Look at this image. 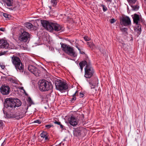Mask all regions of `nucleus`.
<instances>
[{
  "label": "nucleus",
  "mask_w": 146,
  "mask_h": 146,
  "mask_svg": "<svg viewBox=\"0 0 146 146\" xmlns=\"http://www.w3.org/2000/svg\"><path fill=\"white\" fill-rule=\"evenodd\" d=\"M21 105V102L19 99L7 98L5 100L4 102V109L8 112L16 107H19Z\"/></svg>",
  "instance_id": "obj_1"
},
{
  "label": "nucleus",
  "mask_w": 146,
  "mask_h": 146,
  "mask_svg": "<svg viewBox=\"0 0 146 146\" xmlns=\"http://www.w3.org/2000/svg\"><path fill=\"white\" fill-rule=\"evenodd\" d=\"M11 58V61L18 71L23 72L24 71V66L23 65L19 57L13 55Z\"/></svg>",
  "instance_id": "obj_2"
},
{
  "label": "nucleus",
  "mask_w": 146,
  "mask_h": 146,
  "mask_svg": "<svg viewBox=\"0 0 146 146\" xmlns=\"http://www.w3.org/2000/svg\"><path fill=\"white\" fill-rule=\"evenodd\" d=\"M39 88L41 91H48L52 88V85L45 80H40L39 82Z\"/></svg>",
  "instance_id": "obj_3"
},
{
  "label": "nucleus",
  "mask_w": 146,
  "mask_h": 146,
  "mask_svg": "<svg viewBox=\"0 0 146 146\" xmlns=\"http://www.w3.org/2000/svg\"><path fill=\"white\" fill-rule=\"evenodd\" d=\"M62 50L68 55L74 57L77 56V54L76 53L73 48L70 46L65 44L60 43Z\"/></svg>",
  "instance_id": "obj_4"
},
{
  "label": "nucleus",
  "mask_w": 146,
  "mask_h": 146,
  "mask_svg": "<svg viewBox=\"0 0 146 146\" xmlns=\"http://www.w3.org/2000/svg\"><path fill=\"white\" fill-rule=\"evenodd\" d=\"M131 16L133 19V23L137 25L136 29L138 31V33L140 34L141 32V26L139 24V22L142 20V19L141 15L135 13L132 15Z\"/></svg>",
  "instance_id": "obj_5"
},
{
  "label": "nucleus",
  "mask_w": 146,
  "mask_h": 146,
  "mask_svg": "<svg viewBox=\"0 0 146 146\" xmlns=\"http://www.w3.org/2000/svg\"><path fill=\"white\" fill-rule=\"evenodd\" d=\"M56 89L61 92H63L68 88L67 84L60 80H57L55 82Z\"/></svg>",
  "instance_id": "obj_6"
},
{
  "label": "nucleus",
  "mask_w": 146,
  "mask_h": 146,
  "mask_svg": "<svg viewBox=\"0 0 146 146\" xmlns=\"http://www.w3.org/2000/svg\"><path fill=\"white\" fill-rule=\"evenodd\" d=\"M94 72V70L90 64H87L85 68L84 76L86 78H90L93 75Z\"/></svg>",
  "instance_id": "obj_7"
},
{
  "label": "nucleus",
  "mask_w": 146,
  "mask_h": 146,
  "mask_svg": "<svg viewBox=\"0 0 146 146\" xmlns=\"http://www.w3.org/2000/svg\"><path fill=\"white\" fill-rule=\"evenodd\" d=\"M41 23L43 27L50 32L53 31L54 22H50L47 21L41 20Z\"/></svg>",
  "instance_id": "obj_8"
},
{
  "label": "nucleus",
  "mask_w": 146,
  "mask_h": 146,
  "mask_svg": "<svg viewBox=\"0 0 146 146\" xmlns=\"http://www.w3.org/2000/svg\"><path fill=\"white\" fill-rule=\"evenodd\" d=\"M30 35L29 33L24 31L19 36V40L21 41L24 42H27L28 40H29Z\"/></svg>",
  "instance_id": "obj_9"
},
{
  "label": "nucleus",
  "mask_w": 146,
  "mask_h": 146,
  "mask_svg": "<svg viewBox=\"0 0 146 146\" xmlns=\"http://www.w3.org/2000/svg\"><path fill=\"white\" fill-rule=\"evenodd\" d=\"M119 22L121 25L125 26L130 25L131 24L130 19L127 16L123 17L120 19Z\"/></svg>",
  "instance_id": "obj_10"
},
{
  "label": "nucleus",
  "mask_w": 146,
  "mask_h": 146,
  "mask_svg": "<svg viewBox=\"0 0 146 146\" xmlns=\"http://www.w3.org/2000/svg\"><path fill=\"white\" fill-rule=\"evenodd\" d=\"M28 70L35 76H39L40 71L36 67L31 65L28 66Z\"/></svg>",
  "instance_id": "obj_11"
},
{
  "label": "nucleus",
  "mask_w": 146,
  "mask_h": 146,
  "mask_svg": "<svg viewBox=\"0 0 146 146\" xmlns=\"http://www.w3.org/2000/svg\"><path fill=\"white\" fill-rule=\"evenodd\" d=\"M10 88L7 86L2 85L0 88L1 93L3 95H7L9 94Z\"/></svg>",
  "instance_id": "obj_12"
},
{
  "label": "nucleus",
  "mask_w": 146,
  "mask_h": 146,
  "mask_svg": "<svg viewBox=\"0 0 146 146\" xmlns=\"http://www.w3.org/2000/svg\"><path fill=\"white\" fill-rule=\"evenodd\" d=\"M68 120L70 124L73 126H76L78 124L76 118L74 115H72Z\"/></svg>",
  "instance_id": "obj_13"
},
{
  "label": "nucleus",
  "mask_w": 146,
  "mask_h": 146,
  "mask_svg": "<svg viewBox=\"0 0 146 146\" xmlns=\"http://www.w3.org/2000/svg\"><path fill=\"white\" fill-rule=\"evenodd\" d=\"M9 48V45L7 41L4 39H1L0 43V49Z\"/></svg>",
  "instance_id": "obj_14"
},
{
  "label": "nucleus",
  "mask_w": 146,
  "mask_h": 146,
  "mask_svg": "<svg viewBox=\"0 0 146 146\" xmlns=\"http://www.w3.org/2000/svg\"><path fill=\"white\" fill-rule=\"evenodd\" d=\"M82 127H78L75 128L73 131L74 135L77 137H79L82 133Z\"/></svg>",
  "instance_id": "obj_15"
},
{
  "label": "nucleus",
  "mask_w": 146,
  "mask_h": 146,
  "mask_svg": "<svg viewBox=\"0 0 146 146\" xmlns=\"http://www.w3.org/2000/svg\"><path fill=\"white\" fill-rule=\"evenodd\" d=\"M53 25V31L54 30L56 31H60L62 29V28L60 25L55 23H54V25Z\"/></svg>",
  "instance_id": "obj_16"
},
{
  "label": "nucleus",
  "mask_w": 146,
  "mask_h": 146,
  "mask_svg": "<svg viewBox=\"0 0 146 146\" xmlns=\"http://www.w3.org/2000/svg\"><path fill=\"white\" fill-rule=\"evenodd\" d=\"M90 63L87 62L86 60H84L80 62L79 63V65L80 67V69L81 72L82 71L83 67L85 65L87 64H90Z\"/></svg>",
  "instance_id": "obj_17"
},
{
  "label": "nucleus",
  "mask_w": 146,
  "mask_h": 146,
  "mask_svg": "<svg viewBox=\"0 0 146 146\" xmlns=\"http://www.w3.org/2000/svg\"><path fill=\"white\" fill-rule=\"evenodd\" d=\"M97 80L96 79L93 82L92 81H89V83L90 85V87L91 89H94L96 84H97Z\"/></svg>",
  "instance_id": "obj_18"
},
{
  "label": "nucleus",
  "mask_w": 146,
  "mask_h": 146,
  "mask_svg": "<svg viewBox=\"0 0 146 146\" xmlns=\"http://www.w3.org/2000/svg\"><path fill=\"white\" fill-rule=\"evenodd\" d=\"M3 1L5 2L7 6L11 7L13 5V0H3Z\"/></svg>",
  "instance_id": "obj_19"
},
{
  "label": "nucleus",
  "mask_w": 146,
  "mask_h": 146,
  "mask_svg": "<svg viewBox=\"0 0 146 146\" xmlns=\"http://www.w3.org/2000/svg\"><path fill=\"white\" fill-rule=\"evenodd\" d=\"M135 3H134L131 4H129V5L132 8V10L133 11H137L139 8V7L138 5H134Z\"/></svg>",
  "instance_id": "obj_20"
},
{
  "label": "nucleus",
  "mask_w": 146,
  "mask_h": 146,
  "mask_svg": "<svg viewBox=\"0 0 146 146\" xmlns=\"http://www.w3.org/2000/svg\"><path fill=\"white\" fill-rule=\"evenodd\" d=\"M7 116L9 118H14L16 117L14 114L12 113H7Z\"/></svg>",
  "instance_id": "obj_21"
},
{
  "label": "nucleus",
  "mask_w": 146,
  "mask_h": 146,
  "mask_svg": "<svg viewBox=\"0 0 146 146\" xmlns=\"http://www.w3.org/2000/svg\"><path fill=\"white\" fill-rule=\"evenodd\" d=\"M25 27L28 29H31L33 26V25L31 23H25Z\"/></svg>",
  "instance_id": "obj_22"
},
{
  "label": "nucleus",
  "mask_w": 146,
  "mask_h": 146,
  "mask_svg": "<svg viewBox=\"0 0 146 146\" xmlns=\"http://www.w3.org/2000/svg\"><path fill=\"white\" fill-rule=\"evenodd\" d=\"M9 80L11 82L16 84H18V82L15 79L11 78H10Z\"/></svg>",
  "instance_id": "obj_23"
},
{
  "label": "nucleus",
  "mask_w": 146,
  "mask_h": 146,
  "mask_svg": "<svg viewBox=\"0 0 146 146\" xmlns=\"http://www.w3.org/2000/svg\"><path fill=\"white\" fill-rule=\"evenodd\" d=\"M78 92V91H76L75 93L74 94H73V95L72 96V98H71L70 100L71 102L74 101L76 100V94Z\"/></svg>",
  "instance_id": "obj_24"
},
{
  "label": "nucleus",
  "mask_w": 146,
  "mask_h": 146,
  "mask_svg": "<svg viewBox=\"0 0 146 146\" xmlns=\"http://www.w3.org/2000/svg\"><path fill=\"white\" fill-rule=\"evenodd\" d=\"M58 2V0H51V3L53 7L56 6Z\"/></svg>",
  "instance_id": "obj_25"
},
{
  "label": "nucleus",
  "mask_w": 146,
  "mask_h": 146,
  "mask_svg": "<svg viewBox=\"0 0 146 146\" xmlns=\"http://www.w3.org/2000/svg\"><path fill=\"white\" fill-rule=\"evenodd\" d=\"M47 135L46 132L43 131L40 135V136L43 139Z\"/></svg>",
  "instance_id": "obj_26"
},
{
  "label": "nucleus",
  "mask_w": 146,
  "mask_h": 146,
  "mask_svg": "<svg viewBox=\"0 0 146 146\" xmlns=\"http://www.w3.org/2000/svg\"><path fill=\"white\" fill-rule=\"evenodd\" d=\"M87 44L89 45V46L90 47H95V45L93 42H88L87 43Z\"/></svg>",
  "instance_id": "obj_27"
},
{
  "label": "nucleus",
  "mask_w": 146,
  "mask_h": 146,
  "mask_svg": "<svg viewBox=\"0 0 146 146\" xmlns=\"http://www.w3.org/2000/svg\"><path fill=\"white\" fill-rule=\"evenodd\" d=\"M3 15L4 17L7 19H9L10 17V15L6 13H3Z\"/></svg>",
  "instance_id": "obj_28"
},
{
  "label": "nucleus",
  "mask_w": 146,
  "mask_h": 146,
  "mask_svg": "<svg viewBox=\"0 0 146 146\" xmlns=\"http://www.w3.org/2000/svg\"><path fill=\"white\" fill-rule=\"evenodd\" d=\"M137 0H127L129 4H131L134 3H136Z\"/></svg>",
  "instance_id": "obj_29"
},
{
  "label": "nucleus",
  "mask_w": 146,
  "mask_h": 146,
  "mask_svg": "<svg viewBox=\"0 0 146 146\" xmlns=\"http://www.w3.org/2000/svg\"><path fill=\"white\" fill-rule=\"evenodd\" d=\"M101 6L102 7L103 10L104 12H105L107 10V8L105 5L102 4Z\"/></svg>",
  "instance_id": "obj_30"
},
{
  "label": "nucleus",
  "mask_w": 146,
  "mask_h": 146,
  "mask_svg": "<svg viewBox=\"0 0 146 146\" xmlns=\"http://www.w3.org/2000/svg\"><path fill=\"white\" fill-rule=\"evenodd\" d=\"M34 123H36V125L39 124L41 123L40 121L39 120H37L34 121Z\"/></svg>",
  "instance_id": "obj_31"
},
{
  "label": "nucleus",
  "mask_w": 146,
  "mask_h": 146,
  "mask_svg": "<svg viewBox=\"0 0 146 146\" xmlns=\"http://www.w3.org/2000/svg\"><path fill=\"white\" fill-rule=\"evenodd\" d=\"M121 30L123 32H126L127 31V28H122L121 29Z\"/></svg>",
  "instance_id": "obj_32"
},
{
  "label": "nucleus",
  "mask_w": 146,
  "mask_h": 146,
  "mask_svg": "<svg viewBox=\"0 0 146 146\" xmlns=\"http://www.w3.org/2000/svg\"><path fill=\"white\" fill-rule=\"evenodd\" d=\"M43 139L46 142L48 141H49V138L48 137V135H47Z\"/></svg>",
  "instance_id": "obj_33"
},
{
  "label": "nucleus",
  "mask_w": 146,
  "mask_h": 146,
  "mask_svg": "<svg viewBox=\"0 0 146 146\" xmlns=\"http://www.w3.org/2000/svg\"><path fill=\"white\" fill-rule=\"evenodd\" d=\"M78 44H76V47L78 49V50L80 52L81 54H83V53H84L83 52H81V50L78 47Z\"/></svg>",
  "instance_id": "obj_34"
},
{
  "label": "nucleus",
  "mask_w": 146,
  "mask_h": 146,
  "mask_svg": "<svg viewBox=\"0 0 146 146\" xmlns=\"http://www.w3.org/2000/svg\"><path fill=\"white\" fill-rule=\"evenodd\" d=\"M84 40L86 41H89L90 40L89 38L88 37L85 36L84 37Z\"/></svg>",
  "instance_id": "obj_35"
},
{
  "label": "nucleus",
  "mask_w": 146,
  "mask_h": 146,
  "mask_svg": "<svg viewBox=\"0 0 146 146\" xmlns=\"http://www.w3.org/2000/svg\"><path fill=\"white\" fill-rule=\"evenodd\" d=\"M54 123H55V124H57V125H60V122H59V121H56V120H55L54 122Z\"/></svg>",
  "instance_id": "obj_36"
},
{
  "label": "nucleus",
  "mask_w": 146,
  "mask_h": 146,
  "mask_svg": "<svg viewBox=\"0 0 146 146\" xmlns=\"http://www.w3.org/2000/svg\"><path fill=\"white\" fill-rule=\"evenodd\" d=\"M28 101L31 104H32L33 103V101L31 99V98L29 97L28 98Z\"/></svg>",
  "instance_id": "obj_37"
},
{
  "label": "nucleus",
  "mask_w": 146,
  "mask_h": 146,
  "mask_svg": "<svg viewBox=\"0 0 146 146\" xmlns=\"http://www.w3.org/2000/svg\"><path fill=\"white\" fill-rule=\"evenodd\" d=\"M84 96V94L80 92V98H83Z\"/></svg>",
  "instance_id": "obj_38"
},
{
  "label": "nucleus",
  "mask_w": 146,
  "mask_h": 146,
  "mask_svg": "<svg viewBox=\"0 0 146 146\" xmlns=\"http://www.w3.org/2000/svg\"><path fill=\"white\" fill-rule=\"evenodd\" d=\"M52 126V125H45V127L47 129L50 128Z\"/></svg>",
  "instance_id": "obj_39"
},
{
  "label": "nucleus",
  "mask_w": 146,
  "mask_h": 146,
  "mask_svg": "<svg viewBox=\"0 0 146 146\" xmlns=\"http://www.w3.org/2000/svg\"><path fill=\"white\" fill-rule=\"evenodd\" d=\"M3 123L2 121L0 120V127L3 126Z\"/></svg>",
  "instance_id": "obj_40"
},
{
  "label": "nucleus",
  "mask_w": 146,
  "mask_h": 146,
  "mask_svg": "<svg viewBox=\"0 0 146 146\" xmlns=\"http://www.w3.org/2000/svg\"><path fill=\"white\" fill-rule=\"evenodd\" d=\"M110 23H113L115 22V20L114 19H112L110 20Z\"/></svg>",
  "instance_id": "obj_41"
},
{
  "label": "nucleus",
  "mask_w": 146,
  "mask_h": 146,
  "mask_svg": "<svg viewBox=\"0 0 146 146\" xmlns=\"http://www.w3.org/2000/svg\"><path fill=\"white\" fill-rule=\"evenodd\" d=\"M0 67L3 69L5 68V66L4 65H0Z\"/></svg>",
  "instance_id": "obj_42"
},
{
  "label": "nucleus",
  "mask_w": 146,
  "mask_h": 146,
  "mask_svg": "<svg viewBox=\"0 0 146 146\" xmlns=\"http://www.w3.org/2000/svg\"><path fill=\"white\" fill-rule=\"evenodd\" d=\"M5 30V29L3 28H1L0 29V31H4Z\"/></svg>",
  "instance_id": "obj_43"
},
{
  "label": "nucleus",
  "mask_w": 146,
  "mask_h": 146,
  "mask_svg": "<svg viewBox=\"0 0 146 146\" xmlns=\"http://www.w3.org/2000/svg\"><path fill=\"white\" fill-rule=\"evenodd\" d=\"M62 129H63L64 126L60 123V125H59Z\"/></svg>",
  "instance_id": "obj_44"
},
{
  "label": "nucleus",
  "mask_w": 146,
  "mask_h": 146,
  "mask_svg": "<svg viewBox=\"0 0 146 146\" xmlns=\"http://www.w3.org/2000/svg\"><path fill=\"white\" fill-rule=\"evenodd\" d=\"M4 53L3 52H1L0 53V56H1L4 54Z\"/></svg>",
  "instance_id": "obj_45"
},
{
  "label": "nucleus",
  "mask_w": 146,
  "mask_h": 146,
  "mask_svg": "<svg viewBox=\"0 0 146 146\" xmlns=\"http://www.w3.org/2000/svg\"><path fill=\"white\" fill-rule=\"evenodd\" d=\"M9 9L11 10H12L13 9V8L12 7L9 8Z\"/></svg>",
  "instance_id": "obj_46"
},
{
  "label": "nucleus",
  "mask_w": 146,
  "mask_h": 146,
  "mask_svg": "<svg viewBox=\"0 0 146 146\" xmlns=\"http://www.w3.org/2000/svg\"><path fill=\"white\" fill-rule=\"evenodd\" d=\"M107 1L110 2H111L112 0H106Z\"/></svg>",
  "instance_id": "obj_47"
},
{
  "label": "nucleus",
  "mask_w": 146,
  "mask_h": 146,
  "mask_svg": "<svg viewBox=\"0 0 146 146\" xmlns=\"http://www.w3.org/2000/svg\"><path fill=\"white\" fill-rule=\"evenodd\" d=\"M96 90H95V91L94 92L96 93Z\"/></svg>",
  "instance_id": "obj_48"
},
{
  "label": "nucleus",
  "mask_w": 146,
  "mask_h": 146,
  "mask_svg": "<svg viewBox=\"0 0 146 146\" xmlns=\"http://www.w3.org/2000/svg\"><path fill=\"white\" fill-rule=\"evenodd\" d=\"M49 7L50 9H51V7Z\"/></svg>",
  "instance_id": "obj_49"
},
{
  "label": "nucleus",
  "mask_w": 146,
  "mask_h": 146,
  "mask_svg": "<svg viewBox=\"0 0 146 146\" xmlns=\"http://www.w3.org/2000/svg\"><path fill=\"white\" fill-rule=\"evenodd\" d=\"M145 1H146V0H144Z\"/></svg>",
  "instance_id": "obj_50"
}]
</instances>
